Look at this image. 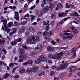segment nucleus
Returning <instances> with one entry per match:
<instances>
[{"label": "nucleus", "mask_w": 80, "mask_h": 80, "mask_svg": "<svg viewBox=\"0 0 80 80\" xmlns=\"http://www.w3.org/2000/svg\"><path fill=\"white\" fill-rule=\"evenodd\" d=\"M27 43L28 44H36L38 42L40 41V38L38 36H37L35 39V36L34 35L31 36V37H28L27 39Z\"/></svg>", "instance_id": "nucleus-1"}, {"label": "nucleus", "mask_w": 80, "mask_h": 80, "mask_svg": "<svg viewBox=\"0 0 80 80\" xmlns=\"http://www.w3.org/2000/svg\"><path fill=\"white\" fill-rule=\"evenodd\" d=\"M63 54V52H61L59 53H57L55 56H53L51 54H49L48 55V57L50 58H52L54 60H60L62 57Z\"/></svg>", "instance_id": "nucleus-2"}, {"label": "nucleus", "mask_w": 80, "mask_h": 80, "mask_svg": "<svg viewBox=\"0 0 80 80\" xmlns=\"http://www.w3.org/2000/svg\"><path fill=\"white\" fill-rule=\"evenodd\" d=\"M71 34V33H64V35L67 36L66 37H65V36L63 34H60V36L61 37H63V40H66V39H72V38H73V35H71L70 36H69Z\"/></svg>", "instance_id": "nucleus-3"}, {"label": "nucleus", "mask_w": 80, "mask_h": 80, "mask_svg": "<svg viewBox=\"0 0 80 80\" xmlns=\"http://www.w3.org/2000/svg\"><path fill=\"white\" fill-rule=\"evenodd\" d=\"M1 22H3V25H4V27L5 28H4L3 26H2V30H4L5 32L7 31V30H8V28L7 26H6V25H7V21L6 20H2L1 21Z\"/></svg>", "instance_id": "nucleus-4"}, {"label": "nucleus", "mask_w": 80, "mask_h": 80, "mask_svg": "<svg viewBox=\"0 0 80 80\" xmlns=\"http://www.w3.org/2000/svg\"><path fill=\"white\" fill-rule=\"evenodd\" d=\"M44 47L42 45H41L38 46L36 48H35V50L37 51H38V52H42L43 50V48Z\"/></svg>", "instance_id": "nucleus-5"}, {"label": "nucleus", "mask_w": 80, "mask_h": 80, "mask_svg": "<svg viewBox=\"0 0 80 80\" xmlns=\"http://www.w3.org/2000/svg\"><path fill=\"white\" fill-rule=\"evenodd\" d=\"M68 67V63L67 62L65 63L64 64H62L60 66V68L61 69H65Z\"/></svg>", "instance_id": "nucleus-6"}, {"label": "nucleus", "mask_w": 80, "mask_h": 80, "mask_svg": "<svg viewBox=\"0 0 80 80\" xmlns=\"http://www.w3.org/2000/svg\"><path fill=\"white\" fill-rule=\"evenodd\" d=\"M18 14L19 13L18 12H15L14 18L18 21H19V18H20V16H19Z\"/></svg>", "instance_id": "nucleus-7"}, {"label": "nucleus", "mask_w": 80, "mask_h": 80, "mask_svg": "<svg viewBox=\"0 0 80 80\" xmlns=\"http://www.w3.org/2000/svg\"><path fill=\"white\" fill-rule=\"evenodd\" d=\"M25 27L22 26L21 27L19 30V33L22 34V33H23V32H25Z\"/></svg>", "instance_id": "nucleus-8"}, {"label": "nucleus", "mask_w": 80, "mask_h": 80, "mask_svg": "<svg viewBox=\"0 0 80 80\" xmlns=\"http://www.w3.org/2000/svg\"><path fill=\"white\" fill-rule=\"evenodd\" d=\"M40 60L41 61H42V62H44L45 61L46 63L47 62V60H45V58L43 55H41L39 57Z\"/></svg>", "instance_id": "nucleus-9"}, {"label": "nucleus", "mask_w": 80, "mask_h": 80, "mask_svg": "<svg viewBox=\"0 0 80 80\" xmlns=\"http://www.w3.org/2000/svg\"><path fill=\"white\" fill-rule=\"evenodd\" d=\"M69 70L71 72H74V71L76 70V66H71L69 67Z\"/></svg>", "instance_id": "nucleus-10"}, {"label": "nucleus", "mask_w": 80, "mask_h": 80, "mask_svg": "<svg viewBox=\"0 0 80 80\" xmlns=\"http://www.w3.org/2000/svg\"><path fill=\"white\" fill-rule=\"evenodd\" d=\"M79 48L80 46H79V44H78V45H77L76 46V48H74L71 50V52L72 53H75V52H76V50H77V48Z\"/></svg>", "instance_id": "nucleus-11"}, {"label": "nucleus", "mask_w": 80, "mask_h": 80, "mask_svg": "<svg viewBox=\"0 0 80 80\" xmlns=\"http://www.w3.org/2000/svg\"><path fill=\"white\" fill-rule=\"evenodd\" d=\"M39 70V68L38 67H33L32 68V72H36Z\"/></svg>", "instance_id": "nucleus-12"}, {"label": "nucleus", "mask_w": 80, "mask_h": 80, "mask_svg": "<svg viewBox=\"0 0 80 80\" xmlns=\"http://www.w3.org/2000/svg\"><path fill=\"white\" fill-rule=\"evenodd\" d=\"M19 58L20 59H22V58L23 59V60H25V59L27 58V56L25 55H20L19 56Z\"/></svg>", "instance_id": "nucleus-13"}, {"label": "nucleus", "mask_w": 80, "mask_h": 80, "mask_svg": "<svg viewBox=\"0 0 80 80\" xmlns=\"http://www.w3.org/2000/svg\"><path fill=\"white\" fill-rule=\"evenodd\" d=\"M67 13L65 12H63L62 13L59 14L58 15L60 17H64L65 16L67 15Z\"/></svg>", "instance_id": "nucleus-14"}, {"label": "nucleus", "mask_w": 80, "mask_h": 80, "mask_svg": "<svg viewBox=\"0 0 80 80\" xmlns=\"http://www.w3.org/2000/svg\"><path fill=\"white\" fill-rule=\"evenodd\" d=\"M62 5L60 3H58L57 5V7L56 8V10H58V9H60L62 8Z\"/></svg>", "instance_id": "nucleus-15"}, {"label": "nucleus", "mask_w": 80, "mask_h": 80, "mask_svg": "<svg viewBox=\"0 0 80 80\" xmlns=\"http://www.w3.org/2000/svg\"><path fill=\"white\" fill-rule=\"evenodd\" d=\"M69 18V17H68L66 18H65L61 20L60 21L61 24H63L64 23V22H65V21H67V20H68V18Z\"/></svg>", "instance_id": "nucleus-16"}, {"label": "nucleus", "mask_w": 80, "mask_h": 80, "mask_svg": "<svg viewBox=\"0 0 80 80\" xmlns=\"http://www.w3.org/2000/svg\"><path fill=\"white\" fill-rule=\"evenodd\" d=\"M27 72L30 73H32V68L31 67H28V68Z\"/></svg>", "instance_id": "nucleus-17"}, {"label": "nucleus", "mask_w": 80, "mask_h": 80, "mask_svg": "<svg viewBox=\"0 0 80 80\" xmlns=\"http://www.w3.org/2000/svg\"><path fill=\"white\" fill-rule=\"evenodd\" d=\"M19 73H27V71H25V70L23 69H22L19 70Z\"/></svg>", "instance_id": "nucleus-18"}, {"label": "nucleus", "mask_w": 80, "mask_h": 80, "mask_svg": "<svg viewBox=\"0 0 80 80\" xmlns=\"http://www.w3.org/2000/svg\"><path fill=\"white\" fill-rule=\"evenodd\" d=\"M21 40H22V39H21V38H19V39H17L14 42V44L16 45V44H17V43L18 42H21Z\"/></svg>", "instance_id": "nucleus-19"}, {"label": "nucleus", "mask_w": 80, "mask_h": 80, "mask_svg": "<svg viewBox=\"0 0 80 80\" xmlns=\"http://www.w3.org/2000/svg\"><path fill=\"white\" fill-rule=\"evenodd\" d=\"M40 62H41V61L39 58L37 59L35 61V63L36 64H37V65H38V64L40 63Z\"/></svg>", "instance_id": "nucleus-20"}, {"label": "nucleus", "mask_w": 80, "mask_h": 80, "mask_svg": "<svg viewBox=\"0 0 80 80\" xmlns=\"http://www.w3.org/2000/svg\"><path fill=\"white\" fill-rule=\"evenodd\" d=\"M48 6H46L44 8L43 11L44 13L47 12V11L48 10Z\"/></svg>", "instance_id": "nucleus-21"}, {"label": "nucleus", "mask_w": 80, "mask_h": 80, "mask_svg": "<svg viewBox=\"0 0 80 80\" xmlns=\"http://www.w3.org/2000/svg\"><path fill=\"white\" fill-rule=\"evenodd\" d=\"M27 21L22 22L19 23V25H25L27 23Z\"/></svg>", "instance_id": "nucleus-22"}, {"label": "nucleus", "mask_w": 80, "mask_h": 80, "mask_svg": "<svg viewBox=\"0 0 80 80\" xmlns=\"http://www.w3.org/2000/svg\"><path fill=\"white\" fill-rule=\"evenodd\" d=\"M14 26V25L13 24V22H10L8 24V27L9 28Z\"/></svg>", "instance_id": "nucleus-23"}, {"label": "nucleus", "mask_w": 80, "mask_h": 80, "mask_svg": "<svg viewBox=\"0 0 80 80\" xmlns=\"http://www.w3.org/2000/svg\"><path fill=\"white\" fill-rule=\"evenodd\" d=\"M20 51L19 52V53L20 54H22V53H25V50H24L23 49V48H21L20 49Z\"/></svg>", "instance_id": "nucleus-24"}, {"label": "nucleus", "mask_w": 80, "mask_h": 80, "mask_svg": "<svg viewBox=\"0 0 80 80\" xmlns=\"http://www.w3.org/2000/svg\"><path fill=\"white\" fill-rule=\"evenodd\" d=\"M20 23H19L18 22L16 21L14 22V25L15 27H18L20 25Z\"/></svg>", "instance_id": "nucleus-25"}, {"label": "nucleus", "mask_w": 80, "mask_h": 80, "mask_svg": "<svg viewBox=\"0 0 80 80\" xmlns=\"http://www.w3.org/2000/svg\"><path fill=\"white\" fill-rule=\"evenodd\" d=\"M29 30L31 32H32V33L35 32V29L33 28H29Z\"/></svg>", "instance_id": "nucleus-26"}, {"label": "nucleus", "mask_w": 80, "mask_h": 80, "mask_svg": "<svg viewBox=\"0 0 80 80\" xmlns=\"http://www.w3.org/2000/svg\"><path fill=\"white\" fill-rule=\"evenodd\" d=\"M54 7V4L51 3L49 5V7L51 9H52L53 7Z\"/></svg>", "instance_id": "nucleus-27"}, {"label": "nucleus", "mask_w": 80, "mask_h": 80, "mask_svg": "<svg viewBox=\"0 0 80 80\" xmlns=\"http://www.w3.org/2000/svg\"><path fill=\"white\" fill-rule=\"evenodd\" d=\"M17 29L16 28H13L12 29V31L13 33H15L17 32Z\"/></svg>", "instance_id": "nucleus-28"}, {"label": "nucleus", "mask_w": 80, "mask_h": 80, "mask_svg": "<svg viewBox=\"0 0 80 80\" xmlns=\"http://www.w3.org/2000/svg\"><path fill=\"white\" fill-rule=\"evenodd\" d=\"M19 66H18V67H15L14 69H13V71L12 72V74H13V73H14V72H15V70H17V68H18Z\"/></svg>", "instance_id": "nucleus-29"}, {"label": "nucleus", "mask_w": 80, "mask_h": 80, "mask_svg": "<svg viewBox=\"0 0 80 80\" xmlns=\"http://www.w3.org/2000/svg\"><path fill=\"white\" fill-rule=\"evenodd\" d=\"M55 74V72L53 71H52L50 72V75L51 76H52V75H54Z\"/></svg>", "instance_id": "nucleus-30"}, {"label": "nucleus", "mask_w": 80, "mask_h": 80, "mask_svg": "<svg viewBox=\"0 0 80 80\" xmlns=\"http://www.w3.org/2000/svg\"><path fill=\"white\" fill-rule=\"evenodd\" d=\"M48 35V32L47 31H45L43 32V36L46 37Z\"/></svg>", "instance_id": "nucleus-31"}, {"label": "nucleus", "mask_w": 80, "mask_h": 80, "mask_svg": "<svg viewBox=\"0 0 80 80\" xmlns=\"http://www.w3.org/2000/svg\"><path fill=\"white\" fill-rule=\"evenodd\" d=\"M28 64H29V65H32V63H33V61L30 60L28 61Z\"/></svg>", "instance_id": "nucleus-32"}, {"label": "nucleus", "mask_w": 80, "mask_h": 80, "mask_svg": "<svg viewBox=\"0 0 80 80\" xmlns=\"http://www.w3.org/2000/svg\"><path fill=\"white\" fill-rule=\"evenodd\" d=\"M42 15H43V13L42 12H39V13L38 14V17H42Z\"/></svg>", "instance_id": "nucleus-33"}, {"label": "nucleus", "mask_w": 80, "mask_h": 80, "mask_svg": "<svg viewBox=\"0 0 80 80\" xmlns=\"http://www.w3.org/2000/svg\"><path fill=\"white\" fill-rule=\"evenodd\" d=\"M78 61H80V58H79L78 60L76 61L75 62H71L69 63V64H70V63H77V62H78Z\"/></svg>", "instance_id": "nucleus-34"}, {"label": "nucleus", "mask_w": 80, "mask_h": 80, "mask_svg": "<svg viewBox=\"0 0 80 80\" xmlns=\"http://www.w3.org/2000/svg\"><path fill=\"white\" fill-rule=\"evenodd\" d=\"M31 20L32 21L33 20H34V19H35V16H34L33 15H31Z\"/></svg>", "instance_id": "nucleus-35"}, {"label": "nucleus", "mask_w": 80, "mask_h": 80, "mask_svg": "<svg viewBox=\"0 0 80 80\" xmlns=\"http://www.w3.org/2000/svg\"><path fill=\"white\" fill-rule=\"evenodd\" d=\"M50 43H52V44H53V45H55V44H56L57 43V42H55L53 41H52V42H50Z\"/></svg>", "instance_id": "nucleus-36"}, {"label": "nucleus", "mask_w": 80, "mask_h": 80, "mask_svg": "<svg viewBox=\"0 0 80 80\" xmlns=\"http://www.w3.org/2000/svg\"><path fill=\"white\" fill-rule=\"evenodd\" d=\"M5 42L4 40L1 41V39H0V45L2 43L3 45H4V43H5Z\"/></svg>", "instance_id": "nucleus-37"}, {"label": "nucleus", "mask_w": 80, "mask_h": 80, "mask_svg": "<svg viewBox=\"0 0 80 80\" xmlns=\"http://www.w3.org/2000/svg\"><path fill=\"white\" fill-rule=\"evenodd\" d=\"M55 50V48H53L52 47H51L50 51H51L52 52L53 51H54Z\"/></svg>", "instance_id": "nucleus-38"}, {"label": "nucleus", "mask_w": 80, "mask_h": 80, "mask_svg": "<svg viewBox=\"0 0 80 80\" xmlns=\"http://www.w3.org/2000/svg\"><path fill=\"white\" fill-rule=\"evenodd\" d=\"M70 7L72 8H75L77 7V6H75L73 5H70Z\"/></svg>", "instance_id": "nucleus-39"}, {"label": "nucleus", "mask_w": 80, "mask_h": 80, "mask_svg": "<svg viewBox=\"0 0 80 80\" xmlns=\"http://www.w3.org/2000/svg\"><path fill=\"white\" fill-rule=\"evenodd\" d=\"M9 65L10 67H11V68H12L14 66V63H13L12 64V63H10L9 64Z\"/></svg>", "instance_id": "nucleus-40"}, {"label": "nucleus", "mask_w": 80, "mask_h": 80, "mask_svg": "<svg viewBox=\"0 0 80 80\" xmlns=\"http://www.w3.org/2000/svg\"><path fill=\"white\" fill-rule=\"evenodd\" d=\"M3 63L4 65H5V66L7 65H6V64L4 62L2 61H0V65H2L3 64Z\"/></svg>", "instance_id": "nucleus-41"}, {"label": "nucleus", "mask_w": 80, "mask_h": 80, "mask_svg": "<svg viewBox=\"0 0 80 80\" xmlns=\"http://www.w3.org/2000/svg\"><path fill=\"white\" fill-rule=\"evenodd\" d=\"M25 35L26 36H30V33L28 32H27L25 33Z\"/></svg>", "instance_id": "nucleus-42"}, {"label": "nucleus", "mask_w": 80, "mask_h": 80, "mask_svg": "<svg viewBox=\"0 0 80 80\" xmlns=\"http://www.w3.org/2000/svg\"><path fill=\"white\" fill-rule=\"evenodd\" d=\"M66 7L67 8H70V5H68V3L66 4Z\"/></svg>", "instance_id": "nucleus-43"}, {"label": "nucleus", "mask_w": 80, "mask_h": 80, "mask_svg": "<svg viewBox=\"0 0 80 80\" xmlns=\"http://www.w3.org/2000/svg\"><path fill=\"white\" fill-rule=\"evenodd\" d=\"M58 48V50H62V49H63V47H59V46L56 47V48Z\"/></svg>", "instance_id": "nucleus-44"}, {"label": "nucleus", "mask_w": 80, "mask_h": 80, "mask_svg": "<svg viewBox=\"0 0 80 80\" xmlns=\"http://www.w3.org/2000/svg\"><path fill=\"white\" fill-rule=\"evenodd\" d=\"M46 39L48 42H50V41L52 40V38H46Z\"/></svg>", "instance_id": "nucleus-45"}, {"label": "nucleus", "mask_w": 80, "mask_h": 80, "mask_svg": "<svg viewBox=\"0 0 80 80\" xmlns=\"http://www.w3.org/2000/svg\"><path fill=\"white\" fill-rule=\"evenodd\" d=\"M74 14L75 16H79V14H78V13L77 12H74Z\"/></svg>", "instance_id": "nucleus-46"}, {"label": "nucleus", "mask_w": 80, "mask_h": 80, "mask_svg": "<svg viewBox=\"0 0 80 80\" xmlns=\"http://www.w3.org/2000/svg\"><path fill=\"white\" fill-rule=\"evenodd\" d=\"M35 55V52H32L30 53V55L31 56H33Z\"/></svg>", "instance_id": "nucleus-47"}, {"label": "nucleus", "mask_w": 80, "mask_h": 80, "mask_svg": "<svg viewBox=\"0 0 80 80\" xmlns=\"http://www.w3.org/2000/svg\"><path fill=\"white\" fill-rule=\"evenodd\" d=\"M35 7V5H34L33 6L31 7L30 9H31V10H33V9Z\"/></svg>", "instance_id": "nucleus-48"}, {"label": "nucleus", "mask_w": 80, "mask_h": 80, "mask_svg": "<svg viewBox=\"0 0 80 80\" xmlns=\"http://www.w3.org/2000/svg\"><path fill=\"white\" fill-rule=\"evenodd\" d=\"M28 61L24 62L23 63V65H28Z\"/></svg>", "instance_id": "nucleus-49"}, {"label": "nucleus", "mask_w": 80, "mask_h": 80, "mask_svg": "<svg viewBox=\"0 0 80 80\" xmlns=\"http://www.w3.org/2000/svg\"><path fill=\"white\" fill-rule=\"evenodd\" d=\"M49 29H50V28L48 26H46V30H47V31H48Z\"/></svg>", "instance_id": "nucleus-50"}, {"label": "nucleus", "mask_w": 80, "mask_h": 80, "mask_svg": "<svg viewBox=\"0 0 80 80\" xmlns=\"http://www.w3.org/2000/svg\"><path fill=\"white\" fill-rule=\"evenodd\" d=\"M10 76V75L9 74H7L4 76V78H7V77H8V76Z\"/></svg>", "instance_id": "nucleus-51"}, {"label": "nucleus", "mask_w": 80, "mask_h": 80, "mask_svg": "<svg viewBox=\"0 0 80 80\" xmlns=\"http://www.w3.org/2000/svg\"><path fill=\"white\" fill-rule=\"evenodd\" d=\"M22 48H25V49H28V47H27L26 46H22Z\"/></svg>", "instance_id": "nucleus-52"}, {"label": "nucleus", "mask_w": 80, "mask_h": 80, "mask_svg": "<svg viewBox=\"0 0 80 80\" xmlns=\"http://www.w3.org/2000/svg\"><path fill=\"white\" fill-rule=\"evenodd\" d=\"M37 34L38 35H40L42 34V32H38L37 33Z\"/></svg>", "instance_id": "nucleus-53"}, {"label": "nucleus", "mask_w": 80, "mask_h": 80, "mask_svg": "<svg viewBox=\"0 0 80 80\" xmlns=\"http://www.w3.org/2000/svg\"><path fill=\"white\" fill-rule=\"evenodd\" d=\"M73 53V57H76V56L77 55V54H76V53L75 52H74Z\"/></svg>", "instance_id": "nucleus-54"}, {"label": "nucleus", "mask_w": 80, "mask_h": 80, "mask_svg": "<svg viewBox=\"0 0 80 80\" xmlns=\"http://www.w3.org/2000/svg\"><path fill=\"white\" fill-rule=\"evenodd\" d=\"M15 77L16 78H19V75H16L15 76Z\"/></svg>", "instance_id": "nucleus-55"}, {"label": "nucleus", "mask_w": 80, "mask_h": 80, "mask_svg": "<svg viewBox=\"0 0 80 80\" xmlns=\"http://www.w3.org/2000/svg\"><path fill=\"white\" fill-rule=\"evenodd\" d=\"M68 48V46H67L64 47H62V49H64V50H67Z\"/></svg>", "instance_id": "nucleus-56"}, {"label": "nucleus", "mask_w": 80, "mask_h": 80, "mask_svg": "<svg viewBox=\"0 0 80 80\" xmlns=\"http://www.w3.org/2000/svg\"><path fill=\"white\" fill-rule=\"evenodd\" d=\"M39 3V0H37L36 2V5H38Z\"/></svg>", "instance_id": "nucleus-57"}, {"label": "nucleus", "mask_w": 80, "mask_h": 80, "mask_svg": "<svg viewBox=\"0 0 80 80\" xmlns=\"http://www.w3.org/2000/svg\"><path fill=\"white\" fill-rule=\"evenodd\" d=\"M37 20L38 22H39V21L41 20V19L40 18H37Z\"/></svg>", "instance_id": "nucleus-58"}, {"label": "nucleus", "mask_w": 80, "mask_h": 80, "mask_svg": "<svg viewBox=\"0 0 80 80\" xmlns=\"http://www.w3.org/2000/svg\"><path fill=\"white\" fill-rule=\"evenodd\" d=\"M51 48V47H48L47 48V50H49V51H50Z\"/></svg>", "instance_id": "nucleus-59"}, {"label": "nucleus", "mask_w": 80, "mask_h": 80, "mask_svg": "<svg viewBox=\"0 0 80 80\" xmlns=\"http://www.w3.org/2000/svg\"><path fill=\"white\" fill-rule=\"evenodd\" d=\"M49 35H52V32L51 31H49Z\"/></svg>", "instance_id": "nucleus-60"}, {"label": "nucleus", "mask_w": 80, "mask_h": 80, "mask_svg": "<svg viewBox=\"0 0 80 80\" xmlns=\"http://www.w3.org/2000/svg\"><path fill=\"white\" fill-rule=\"evenodd\" d=\"M74 32L75 33H78V31L77 29H75L74 31Z\"/></svg>", "instance_id": "nucleus-61"}, {"label": "nucleus", "mask_w": 80, "mask_h": 80, "mask_svg": "<svg viewBox=\"0 0 80 80\" xmlns=\"http://www.w3.org/2000/svg\"><path fill=\"white\" fill-rule=\"evenodd\" d=\"M48 27H52V26H53V25L52 24H49L48 25Z\"/></svg>", "instance_id": "nucleus-62"}, {"label": "nucleus", "mask_w": 80, "mask_h": 80, "mask_svg": "<svg viewBox=\"0 0 80 80\" xmlns=\"http://www.w3.org/2000/svg\"><path fill=\"white\" fill-rule=\"evenodd\" d=\"M54 80H58V78L56 77H54Z\"/></svg>", "instance_id": "nucleus-63"}, {"label": "nucleus", "mask_w": 80, "mask_h": 80, "mask_svg": "<svg viewBox=\"0 0 80 80\" xmlns=\"http://www.w3.org/2000/svg\"><path fill=\"white\" fill-rule=\"evenodd\" d=\"M76 20L77 22H78V21H79L80 20V18H78L76 19Z\"/></svg>", "instance_id": "nucleus-64"}]
</instances>
